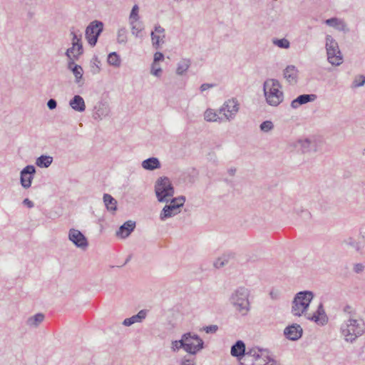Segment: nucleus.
Wrapping results in <instances>:
<instances>
[{
  "label": "nucleus",
  "instance_id": "7",
  "mask_svg": "<svg viewBox=\"0 0 365 365\" xmlns=\"http://www.w3.org/2000/svg\"><path fill=\"white\" fill-rule=\"evenodd\" d=\"M325 48L327 61L332 66H339L343 63V56L339 49L338 42L331 35L325 36Z\"/></svg>",
  "mask_w": 365,
  "mask_h": 365
},
{
  "label": "nucleus",
  "instance_id": "3",
  "mask_svg": "<svg viewBox=\"0 0 365 365\" xmlns=\"http://www.w3.org/2000/svg\"><path fill=\"white\" fill-rule=\"evenodd\" d=\"M229 302L235 312L240 316L247 315L251 309L250 291L244 287L235 289L230 296Z\"/></svg>",
  "mask_w": 365,
  "mask_h": 365
},
{
  "label": "nucleus",
  "instance_id": "55",
  "mask_svg": "<svg viewBox=\"0 0 365 365\" xmlns=\"http://www.w3.org/2000/svg\"><path fill=\"white\" fill-rule=\"evenodd\" d=\"M270 296L272 299H277L278 298V292H271Z\"/></svg>",
  "mask_w": 365,
  "mask_h": 365
},
{
  "label": "nucleus",
  "instance_id": "46",
  "mask_svg": "<svg viewBox=\"0 0 365 365\" xmlns=\"http://www.w3.org/2000/svg\"><path fill=\"white\" fill-rule=\"evenodd\" d=\"M71 36H72V38H71L72 44L73 43H75V44H82L81 43V34H78L73 30H71Z\"/></svg>",
  "mask_w": 365,
  "mask_h": 365
},
{
  "label": "nucleus",
  "instance_id": "36",
  "mask_svg": "<svg viewBox=\"0 0 365 365\" xmlns=\"http://www.w3.org/2000/svg\"><path fill=\"white\" fill-rule=\"evenodd\" d=\"M117 42L125 45L128 42V31L125 27L119 28L117 31Z\"/></svg>",
  "mask_w": 365,
  "mask_h": 365
},
{
  "label": "nucleus",
  "instance_id": "30",
  "mask_svg": "<svg viewBox=\"0 0 365 365\" xmlns=\"http://www.w3.org/2000/svg\"><path fill=\"white\" fill-rule=\"evenodd\" d=\"M129 26L133 36L136 38H142L143 37L144 26L142 22L130 23Z\"/></svg>",
  "mask_w": 365,
  "mask_h": 365
},
{
  "label": "nucleus",
  "instance_id": "41",
  "mask_svg": "<svg viewBox=\"0 0 365 365\" xmlns=\"http://www.w3.org/2000/svg\"><path fill=\"white\" fill-rule=\"evenodd\" d=\"M272 43L279 48H285V49L289 48L290 46L289 41L285 38H280V39L273 38Z\"/></svg>",
  "mask_w": 365,
  "mask_h": 365
},
{
  "label": "nucleus",
  "instance_id": "16",
  "mask_svg": "<svg viewBox=\"0 0 365 365\" xmlns=\"http://www.w3.org/2000/svg\"><path fill=\"white\" fill-rule=\"evenodd\" d=\"M36 168L34 165H26L20 172V183L24 189H29L32 184Z\"/></svg>",
  "mask_w": 365,
  "mask_h": 365
},
{
  "label": "nucleus",
  "instance_id": "33",
  "mask_svg": "<svg viewBox=\"0 0 365 365\" xmlns=\"http://www.w3.org/2000/svg\"><path fill=\"white\" fill-rule=\"evenodd\" d=\"M204 120L207 122H217L220 120L217 112L212 108H207L203 114Z\"/></svg>",
  "mask_w": 365,
  "mask_h": 365
},
{
  "label": "nucleus",
  "instance_id": "10",
  "mask_svg": "<svg viewBox=\"0 0 365 365\" xmlns=\"http://www.w3.org/2000/svg\"><path fill=\"white\" fill-rule=\"evenodd\" d=\"M183 341L185 351L190 354L195 355L204 349V341L197 334L185 333L183 334Z\"/></svg>",
  "mask_w": 365,
  "mask_h": 365
},
{
  "label": "nucleus",
  "instance_id": "34",
  "mask_svg": "<svg viewBox=\"0 0 365 365\" xmlns=\"http://www.w3.org/2000/svg\"><path fill=\"white\" fill-rule=\"evenodd\" d=\"M107 62L110 66L115 68H119L121 66V58L116 52H112L108 54Z\"/></svg>",
  "mask_w": 365,
  "mask_h": 365
},
{
  "label": "nucleus",
  "instance_id": "38",
  "mask_svg": "<svg viewBox=\"0 0 365 365\" xmlns=\"http://www.w3.org/2000/svg\"><path fill=\"white\" fill-rule=\"evenodd\" d=\"M150 73L153 76L160 78L163 75V68L160 64L157 63H152L150 65Z\"/></svg>",
  "mask_w": 365,
  "mask_h": 365
},
{
  "label": "nucleus",
  "instance_id": "49",
  "mask_svg": "<svg viewBox=\"0 0 365 365\" xmlns=\"http://www.w3.org/2000/svg\"><path fill=\"white\" fill-rule=\"evenodd\" d=\"M364 265L361 263H358V264H356L354 265V267H353V270L356 272V273H361L364 271Z\"/></svg>",
  "mask_w": 365,
  "mask_h": 365
},
{
  "label": "nucleus",
  "instance_id": "18",
  "mask_svg": "<svg viewBox=\"0 0 365 365\" xmlns=\"http://www.w3.org/2000/svg\"><path fill=\"white\" fill-rule=\"evenodd\" d=\"M247 353L245 344L242 340H238L231 347L230 354L232 356L237 357L240 361L245 358Z\"/></svg>",
  "mask_w": 365,
  "mask_h": 365
},
{
  "label": "nucleus",
  "instance_id": "37",
  "mask_svg": "<svg viewBox=\"0 0 365 365\" xmlns=\"http://www.w3.org/2000/svg\"><path fill=\"white\" fill-rule=\"evenodd\" d=\"M135 22H140L139 16V6L137 4H135L133 6L128 18L129 24Z\"/></svg>",
  "mask_w": 365,
  "mask_h": 365
},
{
  "label": "nucleus",
  "instance_id": "24",
  "mask_svg": "<svg viewBox=\"0 0 365 365\" xmlns=\"http://www.w3.org/2000/svg\"><path fill=\"white\" fill-rule=\"evenodd\" d=\"M71 108L76 112L83 113L86 110L84 99L79 95L74 96L69 101Z\"/></svg>",
  "mask_w": 365,
  "mask_h": 365
},
{
  "label": "nucleus",
  "instance_id": "28",
  "mask_svg": "<svg viewBox=\"0 0 365 365\" xmlns=\"http://www.w3.org/2000/svg\"><path fill=\"white\" fill-rule=\"evenodd\" d=\"M147 312L145 310H140L137 314L130 318L125 319L123 324L125 327H130L135 323L141 322L146 317Z\"/></svg>",
  "mask_w": 365,
  "mask_h": 365
},
{
  "label": "nucleus",
  "instance_id": "51",
  "mask_svg": "<svg viewBox=\"0 0 365 365\" xmlns=\"http://www.w3.org/2000/svg\"><path fill=\"white\" fill-rule=\"evenodd\" d=\"M47 106L48 108L50 109V110H53L56 108L57 106V103L56 101V100L51 98V99H49L47 102Z\"/></svg>",
  "mask_w": 365,
  "mask_h": 365
},
{
  "label": "nucleus",
  "instance_id": "4",
  "mask_svg": "<svg viewBox=\"0 0 365 365\" xmlns=\"http://www.w3.org/2000/svg\"><path fill=\"white\" fill-rule=\"evenodd\" d=\"M275 361L269 351L258 346L247 348L245 358L240 361V365H274Z\"/></svg>",
  "mask_w": 365,
  "mask_h": 365
},
{
  "label": "nucleus",
  "instance_id": "22",
  "mask_svg": "<svg viewBox=\"0 0 365 365\" xmlns=\"http://www.w3.org/2000/svg\"><path fill=\"white\" fill-rule=\"evenodd\" d=\"M317 98L315 94H302L291 102V106L293 108H297L300 105L314 101Z\"/></svg>",
  "mask_w": 365,
  "mask_h": 365
},
{
  "label": "nucleus",
  "instance_id": "45",
  "mask_svg": "<svg viewBox=\"0 0 365 365\" xmlns=\"http://www.w3.org/2000/svg\"><path fill=\"white\" fill-rule=\"evenodd\" d=\"M228 262V257L226 255H223L219 258H217L215 262L214 266L216 268H220L225 266Z\"/></svg>",
  "mask_w": 365,
  "mask_h": 365
},
{
  "label": "nucleus",
  "instance_id": "6",
  "mask_svg": "<svg viewBox=\"0 0 365 365\" xmlns=\"http://www.w3.org/2000/svg\"><path fill=\"white\" fill-rule=\"evenodd\" d=\"M155 193L160 202H169L175 193L174 187L168 177H160L155 183Z\"/></svg>",
  "mask_w": 365,
  "mask_h": 365
},
{
  "label": "nucleus",
  "instance_id": "52",
  "mask_svg": "<svg viewBox=\"0 0 365 365\" xmlns=\"http://www.w3.org/2000/svg\"><path fill=\"white\" fill-rule=\"evenodd\" d=\"M180 365H195V361L192 359L184 357L182 359Z\"/></svg>",
  "mask_w": 365,
  "mask_h": 365
},
{
  "label": "nucleus",
  "instance_id": "35",
  "mask_svg": "<svg viewBox=\"0 0 365 365\" xmlns=\"http://www.w3.org/2000/svg\"><path fill=\"white\" fill-rule=\"evenodd\" d=\"M53 162V158L49 155H41L36 159V164L40 168H48Z\"/></svg>",
  "mask_w": 365,
  "mask_h": 365
},
{
  "label": "nucleus",
  "instance_id": "29",
  "mask_svg": "<svg viewBox=\"0 0 365 365\" xmlns=\"http://www.w3.org/2000/svg\"><path fill=\"white\" fill-rule=\"evenodd\" d=\"M45 316L43 314L38 313L29 317L26 322V324L29 328L35 329L43 322Z\"/></svg>",
  "mask_w": 365,
  "mask_h": 365
},
{
  "label": "nucleus",
  "instance_id": "9",
  "mask_svg": "<svg viewBox=\"0 0 365 365\" xmlns=\"http://www.w3.org/2000/svg\"><path fill=\"white\" fill-rule=\"evenodd\" d=\"M168 205H165L160 213L161 221H165L168 218L173 217L180 212L181 207L184 205L185 197L179 196L172 198Z\"/></svg>",
  "mask_w": 365,
  "mask_h": 365
},
{
  "label": "nucleus",
  "instance_id": "14",
  "mask_svg": "<svg viewBox=\"0 0 365 365\" xmlns=\"http://www.w3.org/2000/svg\"><path fill=\"white\" fill-rule=\"evenodd\" d=\"M68 240L78 248L85 250L88 242L85 235L78 230L71 228L68 234Z\"/></svg>",
  "mask_w": 365,
  "mask_h": 365
},
{
  "label": "nucleus",
  "instance_id": "39",
  "mask_svg": "<svg viewBox=\"0 0 365 365\" xmlns=\"http://www.w3.org/2000/svg\"><path fill=\"white\" fill-rule=\"evenodd\" d=\"M365 85V76L363 74H359L354 76L351 83V87L352 88H356L359 87L364 86Z\"/></svg>",
  "mask_w": 365,
  "mask_h": 365
},
{
  "label": "nucleus",
  "instance_id": "53",
  "mask_svg": "<svg viewBox=\"0 0 365 365\" xmlns=\"http://www.w3.org/2000/svg\"><path fill=\"white\" fill-rule=\"evenodd\" d=\"M213 87V84H210V83H203L200 86V90L201 92H204L211 88Z\"/></svg>",
  "mask_w": 365,
  "mask_h": 365
},
{
  "label": "nucleus",
  "instance_id": "50",
  "mask_svg": "<svg viewBox=\"0 0 365 365\" xmlns=\"http://www.w3.org/2000/svg\"><path fill=\"white\" fill-rule=\"evenodd\" d=\"M344 312L349 314V317L350 316H355L354 309L352 308V307L349 305H346L344 307Z\"/></svg>",
  "mask_w": 365,
  "mask_h": 365
},
{
  "label": "nucleus",
  "instance_id": "31",
  "mask_svg": "<svg viewBox=\"0 0 365 365\" xmlns=\"http://www.w3.org/2000/svg\"><path fill=\"white\" fill-rule=\"evenodd\" d=\"M109 114V108L104 104H101L96 107V111L93 113V118L95 120H102L107 117Z\"/></svg>",
  "mask_w": 365,
  "mask_h": 365
},
{
  "label": "nucleus",
  "instance_id": "26",
  "mask_svg": "<svg viewBox=\"0 0 365 365\" xmlns=\"http://www.w3.org/2000/svg\"><path fill=\"white\" fill-rule=\"evenodd\" d=\"M141 166L145 170L153 171L160 168L161 163L158 158L151 157L142 161Z\"/></svg>",
  "mask_w": 365,
  "mask_h": 365
},
{
  "label": "nucleus",
  "instance_id": "54",
  "mask_svg": "<svg viewBox=\"0 0 365 365\" xmlns=\"http://www.w3.org/2000/svg\"><path fill=\"white\" fill-rule=\"evenodd\" d=\"M24 205H26L28 207L31 208L34 206V204L29 199L26 198L23 201Z\"/></svg>",
  "mask_w": 365,
  "mask_h": 365
},
{
  "label": "nucleus",
  "instance_id": "17",
  "mask_svg": "<svg viewBox=\"0 0 365 365\" xmlns=\"http://www.w3.org/2000/svg\"><path fill=\"white\" fill-rule=\"evenodd\" d=\"M303 334V329L299 324H292L286 327L284 329V336L291 341L299 339Z\"/></svg>",
  "mask_w": 365,
  "mask_h": 365
},
{
  "label": "nucleus",
  "instance_id": "8",
  "mask_svg": "<svg viewBox=\"0 0 365 365\" xmlns=\"http://www.w3.org/2000/svg\"><path fill=\"white\" fill-rule=\"evenodd\" d=\"M293 145L302 154L310 155L319 150L320 140L317 137L303 138L296 140Z\"/></svg>",
  "mask_w": 365,
  "mask_h": 365
},
{
  "label": "nucleus",
  "instance_id": "25",
  "mask_svg": "<svg viewBox=\"0 0 365 365\" xmlns=\"http://www.w3.org/2000/svg\"><path fill=\"white\" fill-rule=\"evenodd\" d=\"M68 68L72 71L75 77V82L77 84H82L83 74V70L82 67L78 64H76L75 62L72 61L68 62Z\"/></svg>",
  "mask_w": 365,
  "mask_h": 365
},
{
  "label": "nucleus",
  "instance_id": "23",
  "mask_svg": "<svg viewBox=\"0 0 365 365\" xmlns=\"http://www.w3.org/2000/svg\"><path fill=\"white\" fill-rule=\"evenodd\" d=\"M191 66V60L187 58H181L176 63L175 74L178 76H185Z\"/></svg>",
  "mask_w": 365,
  "mask_h": 365
},
{
  "label": "nucleus",
  "instance_id": "5",
  "mask_svg": "<svg viewBox=\"0 0 365 365\" xmlns=\"http://www.w3.org/2000/svg\"><path fill=\"white\" fill-rule=\"evenodd\" d=\"M314 297L311 291H301L297 292L291 304V313L293 316L304 317L309 311L310 304Z\"/></svg>",
  "mask_w": 365,
  "mask_h": 365
},
{
  "label": "nucleus",
  "instance_id": "11",
  "mask_svg": "<svg viewBox=\"0 0 365 365\" xmlns=\"http://www.w3.org/2000/svg\"><path fill=\"white\" fill-rule=\"evenodd\" d=\"M240 110V103L237 98H232L225 101L219 108V113L222 114L227 121L234 120Z\"/></svg>",
  "mask_w": 365,
  "mask_h": 365
},
{
  "label": "nucleus",
  "instance_id": "40",
  "mask_svg": "<svg viewBox=\"0 0 365 365\" xmlns=\"http://www.w3.org/2000/svg\"><path fill=\"white\" fill-rule=\"evenodd\" d=\"M90 70L94 75L98 74L101 71V61L96 56L91 61Z\"/></svg>",
  "mask_w": 365,
  "mask_h": 365
},
{
  "label": "nucleus",
  "instance_id": "47",
  "mask_svg": "<svg viewBox=\"0 0 365 365\" xmlns=\"http://www.w3.org/2000/svg\"><path fill=\"white\" fill-rule=\"evenodd\" d=\"M164 55L163 53L160 51H157L153 55V61L152 63H160V62H162L164 61Z\"/></svg>",
  "mask_w": 365,
  "mask_h": 365
},
{
  "label": "nucleus",
  "instance_id": "2",
  "mask_svg": "<svg viewBox=\"0 0 365 365\" xmlns=\"http://www.w3.org/2000/svg\"><path fill=\"white\" fill-rule=\"evenodd\" d=\"M263 94L266 103L272 107H277L284 99L282 83L276 78H267L263 83Z\"/></svg>",
  "mask_w": 365,
  "mask_h": 365
},
{
  "label": "nucleus",
  "instance_id": "12",
  "mask_svg": "<svg viewBox=\"0 0 365 365\" xmlns=\"http://www.w3.org/2000/svg\"><path fill=\"white\" fill-rule=\"evenodd\" d=\"M304 317L319 326L326 325L329 321L322 303H319L314 311H309Z\"/></svg>",
  "mask_w": 365,
  "mask_h": 365
},
{
  "label": "nucleus",
  "instance_id": "32",
  "mask_svg": "<svg viewBox=\"0 0 365 365\" xmlns=\"http://www.w3.org/2000/svg\"><path fill=\"white\" fill-rule=\"evenodd\" d=\"M103 202L106 209L110 212H115L117 210V200L109 194L103 195Z\"/></svg>",
  "mask_w": 365,
  "mask_h": 365
},
{
  "label": "nucleus",
  "instance_id": "21",
  "mask_svg": "<svg viewBox=\"0 0 365 365\" xmlns=\"http://www.w3.org/2000/svg\"><path fill=\"white\" fill-rule=\"evenodd\" d=\"M135 227V222L132 220L126 221L116 232V236L125 239L128 237Z\"/></svg>",
  "mask_w": 365,
  "mask_h": 365
},
{
  "label": "nucleus",
  "instance_id": "48",
  "mask_svg": "<svg viewBox=\"0 0 365 365\" xmlns=\"http://www.w3.org/2000/svg\"><path fill=\"white\" fill-rule=\"evenodd\" d=\"M217 329L218 327L215 324L203 327V331H205L207 334H214L217 331Z\"/></svg>",
  "mask_w": 365,
  "mask_h": 365
},
{
  "label": "nucleus",
  "instance_id": "43",
  "mask_svg": "<svg viewBox=\"0 0 365 365\" xmlns=\"http://www.w3.org/2000/svg\"><path fill=\"white\" fill-rule=\"evenodd\" d=\"M344 243L346 245L354 248L356 251H359L361 250V243L359 241H357L356 240H355L354 238H352V237H349V238L346 239L344 241Z\"/></svg>",
  "mask_w": 365,
  "mask_h": 365
},
{
  "label": "nucleus",
  "instance_id": "13",
  "mask_svg": "<svg viewBox=\"0 0 365 365\" xmlns=\"http://www.w3.org/2000/svg\"><path fill=\"white\" fill-rule=\"evenodd\" d=\"M103 29V24L101 21H92L86 29V38L88 43L94 46L96 44L98 38Z\"/></svg>",
  "mask_w": 365,
  "mask_h": 365
},
{
  "label": "nucleus",
  "instance_id": "44",
  "mask_svg": "<svg viewBox=\"0 0 365 365\" xmlns=\"http://www.w3.org/2000/svg\"><path fill=\"white\" fill-rule=\"evenodd\" d=\"M259 128L262 132L268 133L274 129V124L271 120H265L260 124Z\"/></svg>",
  "mask_w": 365,
  "mask_h": 365
},
{
  "label": "nucleus",
  "instance_id": "42",
  "mask_svg": "<svg viewBox=\"0 0 365 365\" xmlns=\"http://www.w3.org/2000/svg\"><path fill=\"white\" fill-rule=\"evenodd\" d=\"M182 348L185 350V342L183 341V335L182 336L181 339L173 341L170 345V349L173 352H177Z\"/></svg>",
  "mask_w": 365,
  "mask_h": 365
},
{
  "label": "nucleus",
  "instance_id": "19",
  "mask_svg": "<svg viewBox=\"0 0 365 365\" xmlns=\"http://www.w3.org/2000/svg\"><path fill=\"white\" fill-rule=\"evenodd\" d=\"M298 70L293 66H287L283 71V76L286 81L290 85H295L298 79Z\"/></svg>",
  "mask_w": 365,
  "mask_h": 365
},
{
  "label": "nucleus",
  "instance_id": "15",
  "mask_svg": "<svg viewBox=\"0 0 365 365\" xmlns=\"http://www.w3.org/2000/svg\"><path fill=\"white\" fill-rule=\"evenodd\" d=\"M151 43L154 48H160L164 43L165 39V30L159 24L154 26V30L150 34Z\"/></svg>",
  "mask_w": 365,
  "mask_h": 365
},
{
  "label": "nucleus",
  "instance_id": "27",
  "mask_svg": "<svg viewBox=\"0 0 365 365\" xmlns=\"http://www.w3.org/2000/svg\"><path fill=\"white\" fill-rule=\"evenodd\" d=\"M83 51L82 44L73 43L72 46L67 49L66 55L69 58V61H74L83 53Z\"/></svg>",
  "mask_w": 365,
  "mask_h": 365
},
{
  "label": "nucleus",
  "instance_id": "20",
  "mask_svg": "<svg viewBox=\"0 0 365 365\" xmlns=\"http://www.w3.org/2000/svg\"><path fill=\"white\" fill-rule=\"evenodd\" d=\"M324 23L327 26L332 27L339 31H343L344 33H346L349 31L348 26H347L346 23L345 22V21L343 19L336 18V17H333V18L327 19L324 21Z\"/></svg>",
  "mask_w": 365,
  "mask_h": 365
},
{
  "label": "nucleus",
  "instance_id": "1",
  "mask_svg": "<svg viewBox=\"0 0 365 365\" xmlns=\"http://www.w3.org/2000/svg\"><path fill=\"white\" fill-rule=\"evenodd\" d=\"M340 333L346 342L352 344L365 333V323L356 316H350L341 323Z\"/></svg>",
  "mask_w": 365,
  "mask_h": 365
}]
</instances>
